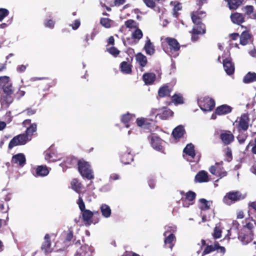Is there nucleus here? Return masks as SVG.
I'll list each match as a JSON object with an SVG mask.
<instances>
[{"label":"nucleus","instance_id":"nucleus-1","mask_svg":"<svg viewBox=\"0 0 256 256\" xmlns=\"http://www.w3.org/2000/svg\"><path fill=\"white\" fill-rule=\"evenodd\" d=\"M78 170L80 175L88 180L94 178L93 170L89 162L84 158L78 160Z\"/></svg>","mask_w":256,"mask_h":256},{"label":"nucleus","instance_id":"nucleus-2","mask_svg":"<svg viewBox=\"0 0 256 256\" xmlns=\"http://www.w3.org/2000/svg\"><path fill=\"white\" fill-rule=\"evenodd\" d=\"M165 42L168 46L166 50L164 48L165 52L174 57L178 56L181 46L178 41L174 38L167 37L165 38Z\"/></svg>","mask_w":256,"mask_h":256},{"label":"nucleus","instance_id":"nucleus-3","mask_svg":"<svg viewBox=\"0 0 256 256\" xmlns=\"http://www.w3.org/2000/svg\"><path fill=\"white\" fill-rule=\"evenodd\" d=\"M245 198L246 195L242 194L239 191H231L226 194L222 200L224 204L230 206L236 202L244 200Z\"/></svg>","mask_w":256,"mask_h":256},{"label":"nucleus","instance_id":"nucleus-4","mask_svg":"<svg viewBox=\"0 0 256 256\" xmlns=\"http://www.w3.org/2000/svg\"><path fill=\"white\" fill-rule=\"evenodd\" d=\"M190 16L192 22L194 26L198 27L201 28H206V26L202 21L206 16L205 12L196 10L191 12Z\"/></svg>","mask_w":256,"mask_h":256},{"label":"nucleus","instance_id":"nucleus-5","mask_svg":"<svg viewBox=\"0 0 256 256\" xmlns=\"http://www.w3.org/2000/svg\"><path fill=\"white\" fill-rule=\"evenodd\" d=\"M198 104L200 109L204 112L212 110L215 106V101L209 98H204L198 100Z\"/></svg>","mask_w":256,"mask_h":256},{"label":"nucleus","instance_id":"nucleus-6","mask_svg":"<svg viewBox=\"0 0 256 256\" xmlns=\"http://www.w3.org/2000/svg\"><path fill=\"white\" fill-rule=\"evenodd\" d=\"M130 148H124L120 152V160L124 164H128L134 160V156Z\"/></svg>","mask_w":256,"mask_h":256},{"label":"nucleus","instance_id":"nucleus-7","mask_svg":"<svg viewBox=\"0 0 256 256\" xmlns=\"http://www.w3.org/2000/svg\"><path fill=\"white\" fill-rule=\"evenodd\" d=\"M218 250L220 253V256H223L226 252V248L224 246H220L218 242H216L214 245L207 244L202 252V256L208 254L212 252Z\"/></svg>","mask_w":256,"mask_h":256},{"label":"nucleus","instance_id":"nucleus-8","mask_svg":"<svg viewBox=\"0 0 256 256\" xmlns=\"http://www.w3.org/2000/svg\"><path fill=\"white\" fill-rule=\"evenodd\" d=\"M11 164L18 168H22L26 164V158L22 153H18L12 156Z\"/></svg>","mask_w":256,"mask_h":256},{"label":"nucleus","instance_id":"nucleus-9","mask_svg":"<svg viewBox=\"0 0 256 256\" xmlns=\"http://www.w3.org/2000/svg\"><path fill=\"white\" fill-rule=\"evenodd\" d=\"M224 70L227 74L230 76L234 74V64L232 62L230 57L226 58L222 61Z\"/></svg>","mask_w":256,"mask_h":256},{"label":"nucleus","instance_id":"nucleus-10","mask_svg":"<svg viewBox=\"0 0 256 256\" xmlns=\"http://www.w3.org/2000/svg\"><path fill=\"white\" fill-rule=\"evenodd\" d=\"M196 197V194L194 192L191 190L188 191L186 194L185 198H182L181 200L182 205L184 207L188 208L190 205L193 204V201Z\"/></svg>","mask_w":256,"mask_h":256},{"label":"nucleus","instance_id":"nucleus-11","mask_svg":"<svg viewBox=\"0 0 256 256\" xmlns=\"http://www.w3.org/2000/svg\"><path fill=\"white\" fill-rule=\"evenodd\" d=\"M32 172L36 177L45 176L49 173V170L46 166H38L36 168H34L32 170Z\"/></svg>","mask_w":256,"mask_h":256},{"label":"nucleus","instance_id":"nucleus-12","mask_svg":"<svg viewBox=\"0 0 256 256\" xmlns=\"http://www.w3.org/2000/svg\"><path fill=\"white\" fill-rule=\"evenodd\" d=\"M240 44L245 46L248 43H251L254 40L252 35L249 30L244 31L240 36Z\"/></svg>","mask_w":256,"mask_h":256},{"label":"nucleus","instance_id":"nucleus-13","mask_svg":"<svg viewBox=\"0 0 256 256\" xmlns=\"http://www.w3.org/2000/svg\"><path fill=\"white\" fill-rule=\"evenodd\" d=\"M250 118L248 114H243L241 115L239 124L238 126V130H242L244 131L246 130L248 128V122Z\"/></svg>","mask_w":256,"mask_h":256},{"label":"nucleus","instance_id":"nucleus-14","mask_svg":"<svg viewBox=\"0 0 256 256\" xmlns=\"http://www.w3.org/2000/svg\"><path fill=\"white\" fill-rule=\"evenodd\" d=\"M254 234L241 230L238 238L244 244H246L252 240Z\"/></svg>","mask_w":256,"mask_h":256},{"label":"nucleus","instance_id":"nucleus-15","mask_svg":"<svg viewBox=\"0 0 256 256\" xmlns=\"http://www.w3.org/2000/svg\"><path fill=\"white\" fill-rule=\"evenodd\" d=\"M150 144L154 149L164 152L163 148L162 146V140L160 138L157 136H152L150 139Z\"/></svg>","mask_w":256,"mask_h":256},{"label":"nucleus","instance_id":"nucleus-16","mask_svg":"<svg viewBox=\"0 0 256 256\" xmlns=\"http://www.w3.org/2000/svg\"><path fill=\"white\" fill-rule=\"evenodd\" d=\"M92 250L90 246L84 244L77 250L74 256H92Z\"/></svg>","mask_w":256,"mask_h":256},{"label":"nucleus","instance_id":"nucleus-17","mask_svg":"<svg viewBox=\"0 0 256 256\" xmlns=\"http://www.w3.org/2000/svg\"><path fill=\"white\" fill-rule=\"evenodd\" d=\"M206 32V28H201L198 27L194 26L190 32L192 34L191 39L193 42L198 40V35L204 34Z\"/></svg>","mask_w":256,"mask_h":256},{"label":"nucleus","instance_id":"nucleus-18","mask_svg":"<svg viewBox=\"0 0 256 256\" xmlns=\"http://www.w3.org/2000/svg\"><path fill=\"white\" fill-rule=\"evenodd\" d=\"M208 173L205 170L200 171L195 176L194 181L196 182H206L209 181Z\"/></svg>","mask_w":256,"mask_h":256},{"label":"nucleus","instance_id":"nucleus-19","mask_svg":"<svg viewBox=\"0 0 256 256\" xmlns=\"http://www.w3.org/2000/svg\"><path fill=\"white\" fill-rule=\"evenodd\" d=\"M220 138L226 145L230 144L234 140V136L228 130L220 134Z\"/></svg>","mask_w":256,"mask_h":256},{"label":"nucleus","instance_id":"nucleus-20","mask_svg":"<svg viewBox=\"0 0 256 256\" xmlns=\"http://www.w3.org/2000/svg\"><path fill=\"white\" fill-rule=\"evenodd\" d=\"M156 110H152V112L154 114H156V116H158L162 120H166L168 117L172 116L174 114L172 110L166 108H164L162 111L159 113L156 114Z\"/></svg>","mask_w":256,"mask_h":256},{"label":"nucleus","instance_id":"nucleus-21","mask_svg":"<svg viewBox=\"0 0 256 256\" xmlns=\"http://www.w3.org/2000/svg\"><path fill=\"white\" fill-rule=\"evenodd\" d=\"M82 213V220L86 224L90 225L93 223L92 218L94 215V212L89 210H86Z\"/></svg>","mask_w":256,"mask_h":256},{"label":"nucleus","instance_id":"nucleus-22","mask_svg":"<svg viewBox=\"0 0 256 256\" xmlns=\"http://www.w3.org/2000/svg\"><path fill=\"white\" fill-rule=\"evenodd\" d=\"M185 133L184 127L182 125H179L173 130L172 134L176 140H179L183 137Z\"/></svg>","mask_w":256,"mask_h":256},{"label":"nucleus","instance_id":"nucleus-23","mask_svg":"<svg viewBox=\"0 0 256 256\" xmlns=\"http://www.w3.org/2000/svg\"><path fill=\"white\" fill-rule=\"evenodd\" d=\"M232 108L227 104H222L216 108L215 114L220 116L232 112Z\"/></svg>","mask_w":256,"mask_h":256},{"label":"nucleus","instance_id":"nucleus-24","mask_svg":"<svg viewBox=\"0 0 256 256\" xmlns=\"http://www.w3.org/2000/svg\"><path fill=\"white\" fill-rule=\"evenodd\" d=\"M156 79V76L153 72H146L142 76V80L145 84H152Z\"/></svg>","mask_w":256,"mask_h":256},{"label":"nucleus","instance_id":"nucleus-25","mask_svg":"<svg viewBox=\"0 0 256 256\" xmlns=\"http://www.w3.org/2000/svg\"><path fill=\"white\" fill-rule=\"evenodd\" d=\"M233 23L238 25L241 24L244 22V16L238 12L232 14L230 16Z\"/></svg>","mask_w":256,"mask_h":256},{"label":"nucleus","instance_id":"nucleus-26","mask_svg":"<svg viewBox=\"0 0 256 256\" xmlns=\"http://www.w3.org/2000/svg\"><path fill=\"white\" fill-rule=\"evenodd\" d=\"M168 232H164V235L166 236L164 240V246L166 247L172 249L174 244L173 241L176 239V237L173 234H170L168 236H166Z\"/></svg>","mask_w":256,"mask_h":256},{"label":"nucleus","instance_id":"nucleus-27","mask_svg":"<svg viewBox=\"0 0 256 256\" xmlns=\"http://www.w3.org/2000/svg\"><path fill=\"white\" fill-rule=\"evenodd\" d=\"M136 60L140 66L142 68L140 71H144L143 68L145 67L148 64L146 57L141 52H139L136 56Z\"/></svg>","mask_w":256,"mask_h":256},{"label":"nucleus","instance_id":"nucleus-28","mask_svg":"<svg viewBox=\"0 0 256 256\" xmlns=\"http://www.w3.org/2000/svg\"><path fill=\"white\" fill-rule=\"evenodd\" d=\"M144 49L148 55L152 56L155 52L154 46L148 37H147Z\"/></svg>","mask_w":256,"mask_h":256},{"label":"nucleus","instance_id":"nucleus-29","mask_svg":"<svg viewBox=\"0 0 256 256\" xmlns=\"http://www.w3.org/2000/svg\"><path fill=\"white\" fill-rule=\"evenodd\" d=\"M12 94H4L1 96L0 102L3 106L8 108L13 102Z\"/></svg>","mask_w":256,"mask_h":256},{"label":"nucleus","instance_id":"nucleus-30","mask_svg":"<svg viewBox=\"0 0 256 256\" xmlns=\"http://www.w3.org/2000/svg\"><path fill=\"white\" fill-rule=\"evenodd\" d=\"M172 91V88H170L167 84L161 86L158 91V95L160 98L170 96V94Z\"/></svg>","mask_w":256,"mask_h":256},{"label":"nucleus","instance_id":"nucleus-31","mask_svg":"<svg viewBox=\"0 0 256 256\" xmlns=\"http://www.w3.org/2000/svg\"><path fill=\"white\" fill-rule=\"evenodd\" d=\"M132 66L126 62L124 61L120 64V68L124 74H130L132 72Z\"/></svg>","mask_w":256,"mask_h":256},{"label":"nucleus","instance_id":"nucleus-32","mask_svg":"<svg viewBox=\"0 0 256 256\" xmlns=\"http://www.w3.org/2000/svg\"><path fill=\"white\" fill-rule=\"evenodd\" d=\"M183 152L194 158L196 156L194 145L192 143L188 144L184 149Z\"/></svg>","mask_w":256,"mask_h":256},{"label":"nucleus","instance_id":"nucleus-33","mask_svg":"<svg viewBox=\"0 0 256 256\" xmlns=\"http://www.w3.org/2000/svg\"><path fill=\"white\" fill-rule=\"evenodd\" d=\"M56 83L55 80L46 78V80L42 82L40 85L44 91H46L49 90L51 87L54 86Z\"/></svg>","mask_w":256,"mask_h":256},{"label":"nucleus","instance_id":"nucleus-34","mask_svg":"<svg viewBox=\"0 0 256 256\" xmlns=\"http://www.w3.org/2000/svg\"><path fill=\"white\" fill-rule=\"evenodd\" d=\"M51 246V241L50 236L48 234H46L44 238V241L42 244L41 248L42 250L48 252H49Z\"/></svg>","mask_w":256,"mask_h":256},{"label":"nucleus","instance_id":"nucleus-35","mask_svg":"<svg viewBox=\"0 0 256 256\" xmlns=\"http://www.w3.org/2000/svg\"><path fill=\"white\" fill-rule=\"evenodd\" d=\"M78 160L74 157H68L64 162V166L68 168H71L78 165Z\"/></svg>","mask_w":256,"mask_h":256},{"label":"nucleus","instance_id":"nucleus-36","mask_svg":"<svg viewBox=\"0 0 256 256\" xmlns=\"http://www.w3.org/2000/svg\"><path fill=\"white\" fill-rule=\"evenodd\" d=\"M100 209L102 214L104 217L106 218L110 217L112 214V210L108 205L106 204H102L100 207Z\"/></svg>","mask_w":256,"mask_h":256},{"label":"nucleus","instance_id":"nucleus-37","mask_svg":"<svg viewBox=\"0 0 256 256\" xmlns=\"http://www.w3.org/2000/svg\"><path fill=\"white\" fill-rule=\"evenodd\" d=\"M134 115L128 112L126 114H123L121 118V122L124 124L126 128L130 127L129 123L133 120Z\"/></svg>","mask_w":256,"mask_h":256},{"label":"nucleus","instance_id":"nucleus-38","mask_svg":"<svg viewBox=\"0 0 256 256\" xmlns=\"http://www.w3.org/2000/svg\"><path fill=\"white\" fill-rule=\"evenodd\" d=\"M256 81V73L254 72H248L243 78V82L244 84H249Z\"/></svg>","mask_w":256,"mask_h":256},{"label":"nucleus","instance_id":"nucleus-39","mask_svg":"<svg viewBox=\"0 0 256 256\" xmlns=\"http://www.w3.org/2000/svg\"><path fill=\"white\" fill-rule=\"evenodd\" d=\"M70 184L72 189L77 192H80L82 188V184L77 178L72 179Z\"/></svg>","mask_w":256,"mask_h":256},{"label":"nucleus","instance_id":"nucleus-40","mask_svg":"<svg viewBox=\"0 0 256 256\" xmlns=\"http://www.w3.org/2000/svg\"><path fill=\"white\" fill-rule=\"evenodd\" d=\"M223 162L221 161L220 162H216V170L218 172V176L222 178L226 176L227 172L224 170L222 166Z\"/></svg>","mask_w":256,"mask_h":256},{"label":"nucleus","instance_id":"nucleus-41","mask_svg":"<svg viewBox=\"0 0 256 256\" xmlns=\"http://www.w3.org/2000/svg\"><path fill=\"white\" fill-rule=\"evenodd\" d=\"M200 202L201 204L200 208L202 210H209L210 208V206L212 204V200H207L204 198H200Z\"/></svg>","mask_w":256,"mask_h":256},{"label":"nucleus","instance_id":"nucleus-42","mask_svg":"<svg viewBox=\"0 0 256 256\" xmlns=\"http://www.w3.org/2000/svg\"><path fill=\"white\" fill-rule=\"evenodd\" d=\"M230 10H236L242 4L243 0H226Z\"/></svg>","mask_w":256,"mask_h":256},{"label":"nucleus","instance_id":"nucleus-43","mask_svg":"<svg viewBox=\"0 0 256 256\" xmlns=\"http://www.w3.org/2000/svg\"><path fill=\"white\" fill-rule=\"evenodd\" d=\"M174 4L173 16L177 18L178 16V12L182 9V4L178 2H172L170 4Z\"/></svg>","mask_w":256,"mask_h":256},{"label":"nucleus","instance_id":"nucleus-44","mask_svg":"<svg viewBox=\"0 0 256 256\" xmlns=\"http://www.w3.org/2000/svg\"><path fill=\"white\" fill-rule=\"evenodd\" d=\"M10 198L6 197L4 200H0V212L3 214L8 213L9 207L6 201L10 200Z\"/></svg>","mask_w":256,"mask_h":256},{"label":"nucleus","instance_id":"nucleus-45","mask_svg":"<svg viewBox=\"0 0 256 256\" xmlns=\"http://www.w3.org/2000/svg\"><path fill=\"white\" fill-rule=\"evenodd\" d=\"M222 228L221 226L219 225H216L214 228V232L212 234V236L214 239L220 238L222 236Z\"/></svg>","mask_w":256,"mask_h":256},{"label":"nucleus","instance_id":"nucleus-46","mask_svg":"<svg viewBox=\"0 0 256 256\" xmlns=\"http://www.w3.org/2000/svg\"><path fill=\"white\" fill-rule=\"evenodd\" d=\"M248 212L249 216H252V218L254 217L256 218V205L254 202H250L248 204Z\"/></svg>","mask_w":256,"mask_h":256},{"label":"nucleus","instance_id":"nucleus-47","mask_svg":"<svg viewBox=\"0 0 256 256\" xmlns=\"http://www.w3.org/2000/svg\"><path fill=\"white\" fill-rule=\"evenodd\" d=\"M172 100L176 104H182L184 102L183 97L180 94H174L172 96Z\"/></svg>","mask_w":256,"mask_h":256},{"label":"nucleus","instance_id":"nucleus-48","mask_svg":"<svg viewBox=\"0 0 256 256\" xmlns=\"http://www.w3.org/2000/svg\"><path fill=\"white\" fill-rule=\"evenodd\" d=\"M2 89L4 94H12L14 92V88L10 80Z\"/></svg>","mask_w":256,"mask_h":256},{"label":"nucleus","instance_id":"nucleus-49","mask_svg":"<svg viewBox=\"0 0 256 256\" xmlns=\"http://www.w3.org/2000/svg\"><path fill=\"white\" fill-rule=\"evenodd\" d=\"M18 142L20 145L25 144L28 140V136L26 134H20L16 136Z\"/></svg>","mask_w":256,"mask_h":256},{"label":"nucleus","instance_id":"nucleus-50","mask_svg":"<svg viewBox=\"0 0 256 256\" xmlns=\"http://www.w3.org/2000/svg\"><path fill=\"white\" fill-rule=\"evenodd\" d=\"M37 129L36 124L34 123L31 124L30 126L28 127L26 131V135L32 136L33 134L36 132Z\"/></svg>","mask_w":256,"mask_h":256},{"label":"nucleus","instance_id":"nucleus-51","mask_svg":"<svg viewBox=\"0 0 256 256\" xmlns=\"http://www.w3.org/2000/svg\"><path fill=\"white\" fill-rule=\"evenodd\" d=\"M254 224L252 222H248L246 223V225L244 226L242 230H244V232H248L249 233L251 232L252 234H254Z\"/></svg>","mask_w":256,"mask_h":256},{"label":"nucleus","instance_id":"nucleus-52","mask_svg":"<svg viewBox=\"0 0 256 256\" xmlns=\"http://www.w3.org/2000/svg\"><path fill=\"white\" fill-rule=\"evenodd\" d=\"M112 20L108 18H102L100 19V24L106 28H110L111 26Z\"/></svg>","mask_w":256,"mask_h":256},{"label":"nucleus","instance_id":"nucleus-53","mask_svg":"<svg viewBox=\"0 0 256 256\" xmlns=\"http://www.w3.org/2000/svg\"><path fill=\"white\" fill-rule=\"evenodd\" d=\"M124 25L127 28H134L137 27L136 22L133 20H128L124 22Z\"/></svg>","mask_w":256,"mask_h":256},{"label":"nucleus","instance_id":"nucleus-54","mask_svg":"<svg viewBox=\"0 0 256 256\" xmlns=\"http://www.w3.org/2000/svg\"><path fill=\"white\" fill-rule=\"evenodd\" d=\"M143 34L142 31L137 28L132 34V38L134 39L140 40L142 38Z\"/></svg>","mask_w":256,"mask_h":256},{"label":"nucleus","instance_id":"nucleus-55","mask_svg":"<svg viewBox=\"0 0 256 256\" xmlns=\"http://www.w3.org/2000/svg\"><path fill=\"white\" fill-rule=\"evenodd\" d=\"M10 80V77L8 76H0V88H2Z\"/></svg>","mask_w":256,"mask_h":256},{"label":"nucleus","instance_id":"nucleus-56","mask_svg":"<svg viewBox=\"0 0 256 256\" xmlns=\"http://www.w3.org/2000/svg\"><path fill=\"white\" fill-rule=\"evenodd\" d=\"M107 51L114 57L118 56L120 53V51L114 46H112L107 48Z\"/></svg>","mask_w":256,"mask_h":256},{"label":"nucleus","instance_id":"nucleus-57","mask_svg":"<svg viewBox=\"0 0 256 256\" xmlns=\"http://www.w3.org/2000/svg\"><path fill=\"white\" fill-rule=\"evenodd\" d=\"M17 138L16 136H14L10 142L8 144V149L11 150L14 146H19L20 143L18 142Z\"/></svg>","mask_w":256,"mask_h":256},{"label":"nucleus","instance_id":"nucleus-58","mask_svg":"<svg viewBox=\"0 0 256 256\" xmlns=\"http://www.w3.org/2000/svg\"><path fill=\"white\" fill-rule=\"evenodd\" d=\"M9 14V11L4 8H0V21L2 22Z\"/></svg>","mask_w":256,"mask_h":256},{"label":"nucleus","instance_id":"nucleus-59","mask_svg":"<svg viewBox=\"0 0 256 256\" xmlns=\"http://www.w3.org/2000/svg\"><path fill=\"white\" fill-rule=\"evenodd\" d=\"M136 122L137 125L140 127L150 124L147 122L146 118H137L136 120Z\"/></svg>","mask_w":256,"mask_h":256},{"label":"nucleus","instance_id":"nucleus-60","mask_svg":"<svg viewBox=\"0 0 256 256\" xmlns=\"http://www.w3.org/2000/svg\"><path fill=\"white\" fill-rule=\"evenodd\" d=\"M54 24L55 22L51 19L46 20L44 22V25L46 27L49 28L51 29L54 28Z\"/></svg>","mask_w":256,"mask_h":256},{"label":"nucleus","instance_id":"nucleus-61","mask_svg":"<svg viewBox=\"0 0 256 256\" xmlns=\"http://www.w3.org/2000/svg\"><path fill=\"white\" fill-rule=\"evenodd\" d=\"M74 236L73 232L71 229H69L68 232H66L64 242H69L72 240Z\"/></svg>","mask_w":256,"mask_h":256},{"label":"nucleus","instance_id":"nucleus-62","mask_svg":"<svg viewBox=\"0 0 256 256\" xmlns=\"http://www.w3.org/2000/svg\"><path fill=\"white\" fill-rule=\"evenodd\" d=\"M77 204L78 205L79 208L82 212L86 210L85 208L84 202V200L81 197H79L77 202Z\"/></svg>","mask_w":256,"mask_h":256},{"label":"nucleus","instance_id":"nucleus-63","mask_svg":"<svg viewBox=\"0 0 256 256\" xmlns=\"http://www.w3.org/2000/svg\"><path fill=\"white\" fill-rule=\"evenodd\" d=\"M155 0H143L144 2L148 8H154L156 7Z\"/></svg>","mask_w":256,"mask_h":256},{"label":"nucleus","instance_id":"nucleus-64","mask_svg":"<svg viewBox=\"0 0 256 256\" xmlns=\"http://www.w3.org/2000/svg\"><path fill=\"white\" fill-rule=\"evenodd\" d=\"M244 14L250 16L254 12V6H246L244 8Z\"/></svg>","mask_w":256,"mask_h":256}]
</instances>
